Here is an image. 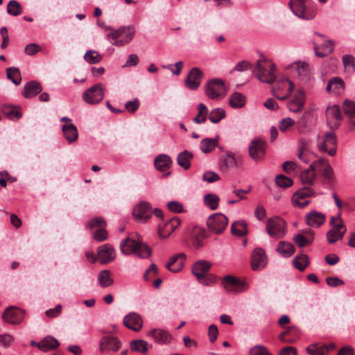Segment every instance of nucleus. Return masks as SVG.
<instances>
[{
  "label": "nucleus",
  "mask_w": 355,
  "mask_h": 355,
  "mask_svg": "<svg viewBox=\"0 0 355 355\" xmlns=\"http://www.w3.org/2000/svg\"><path fill=\"white\" fill-rule=\"evenodd\" d=\"M333 44L331 41H326L321 46H318L314 43V51L316 56L324 58L333 51Z\"/></svg>",
  "instance_id": "obj_38"
},
{
  "label": "nucleus",
  "mask_w": 355,
  "mask_h": 355,
  "mask_svg": "<svg viewBox=\"0 0 355 355\" xmlns=\"http://www.w3.org/2000/svg\"><path fill=\"white\" fill-rule=\"evenodd\" d=\"M124 325L135 331H139L143 324L141 317L137 313H131L123 318Z\"/></svg>",
  "instance_id": "obj_24"
},
{
  "label": "nucleus",
  "mask_w": 355,
  "mask_h": 355,
  "mask_svg": "<svg viewBox=\"0 0 355 355\" xmlns=\"http://www.w3.org/2000/svg\"><path fill=\"white\" fill-rule=\"evenodd\" d=\"M304 233L306 234V236L302 234H297L293 236V241L300 248L309 245L313 241L314 234L311 230H309Z\"/></svg>",
  "instance_id": "obj_29"
},
{
  "label": "nucleus",
  "mask_w": 355,
  "mask_h": 355,
  "mask_svg": "<svg viewBox=\"0 0 355 355\" xmlns=\"http://www.w3.org/2000/svg\"><path fill=\"white\" fill-rule=\"evenodd\" d=\"M106 225L105 220L102 217H97L89 220L86 227L87 229H94L95 227L102 228Z\"/></svg>",
  "instance_id": "obj_59"
},
{
  "label": "nucleus",
  "mask_w": 355,
  "mask_h": 355,
  "mask_svg": "<svg viewBox=\"0 0 355 355\" xmlns=\"http://www.w3.org/2000/svg\"><path fill=\"white\" fill-rule=\"evenodd\" d=\"M121 342L117 338L112 336H105L99 341V350L101 353L105 351L116 352L121 347Z\"/></svg>",
  "instance_id": "obj_17"
},
{
  "label": "nucleus",
  "mask_w": 355,
  "mask_h": 355,
  "mask_svg": "<svg viewBox=\"0 0 355 355\" xmlns=\"http://www.w3.org/2000/svg\"><path fill=\"white\" fill-rule=\"evenodd\" d=\"M98 281L101 286L105 288L112 286L114 280L111 277V272L108 270L101 271L98 275Z\"/></svg>",
  "instance_id": "obj_44"
},
{
  "label": "nucleus",
  "mask_w": 355,
  "mask_h": 355,
  "mask_svg": "<svg viewBox=\"0 0 355 355\" xmlns=\"http://www.w3.org/2000/svg\"><path fill=\"white\" fill-rule=\"evenodd\" d=\"M218 144V140L214 138H205L200 141V149L202 153H208L212 151Z\"/></svg>",
  "instance_id": "obj_48"
},
{
  "label": "nucleus",
  "mask_w": 355,
  "mask_h": 355,
  "mask_svg": "<svg viewBox=\"0 0 355 355\" xmlns=\"http://www.w3.org/2000/svg\"><path fill=\"white\" fill-rule=\"evenodd\" d=\"M181 224V220L178 216L168 220L163 225H159L158 233L161 238H166L171 234Z\"/></svg>",
  "instance_id": "obj_18"
},
{
  "label": "nucleus",
  "mask_w": 355,
  "mask_h": 355,
  "mask_svg": "<svg viewBox=\"0 0 355 355\" xmlns=\"http://www.w3.org/2000/svg\"><path fill=\"white\" fill-rule=\"evenodd\" d=\"M250 355H271L266 347L258 345L252 347L250 352Z\"/></svg>",
  "instance_id": "obj_64"
},
{
  "label": "nucleus",
  "mask_w": 355,
  "mask_h": 355,
  "mask_svg": "<svg viewBox=\"0 0 355 355\" xmlns=\"http://www.w3.org/2000/svg\"><path fill=\"white\" fill-rule=\"evenodd\" d=\"M4 114L11 120H18L22 116L19 108L16 107H7L4 109Z\"/></svg>",
  "instance_id": "obj_56"
},
{
  "label": "nucleus",
  "mask_w": 355,
  "mask_h": 355,
  "mask_svg": "<svg viewBox=\"0 0 355 355\" xmlns=\"http://www.w3.org/2000/svg\"><path fill=\"white\" fill-rule=\"evenodd\" d=\"M198 114L193 119V121L198 124L205 123L207 121V114L209 113L207 107L203 103H200L198 105Z\"/></svg>",
  "instance_id": "obj_51"
},
{
  "label": "nucleus",
  "mask_w": 355,
  "mask_h": 355,
  "mask_svg": "<svg viewBox=\"0 0 355 355\" xmlns=\"http://www.w3.org/2000/svg\"><path fill=\"white\" fill-rule=\"evenodd\" d=\"M288 6L295 15L303 19H312L316 14V8L311 0H290Z\"/></svg>",
  "instance_id": "obj_2"
},
{
  "label": "nucleus",
  "mask_w": 355,
  "mask_h": 355,
  "mask_svg": "<svg viewBox=\"0 0 355 355\" xmlns=\"http://www.w3.org/2000/svg\"><path fill=\"white\" fill-rule=\"evenodd\" d=\"M193 157V155L192 153L188 150H184L178 155V164L184 170H187L191 166V161Z\"/></svg>",
  "instance_id": "obj_36"
},
{
  "label": "nucleus",
  "mask_w": 355,
  "mask_h": 355,
  "mask_svg": "<svg viewBox=\"0 0 355 355\" xmlns=\"http://www.w3.org/2000/svg\"><path fill=\"white\" fill-rule=\"evenodd\" d=\"M326 220V216L322 212L311 211L306 214V221L308 225L318 228L320 227Z\"/></svg>",
  "instance_id": "obj_26"
},
{
  "label": "nucleus",
  "mask_w": 355,
  "mask_h": 355,
  "mask_svg": "<svg viewBox=\"0 0 355 355\" xmlns=\"http://www.w3.org/2000/svg\"><path fill=\"white\" fill-rule=\"evenodd\" d=\"M220 199L216 194L208 193L204 197L205 204L211 210H215L218 207Z\"/></svg>",
  "instance_id": "obj_52"
},
{
  "label": "nucleus",
  "mask_w": 355,
  "mask_h": 355,
  "mask_svg": "<svg viewBox=\"0 0 355 355\" xmlns=\"http://www.w3.org/2000/svg\"><path fill=\"white\" fill-rule=\"evenodd\" d=\"M314 195V190L310 187H304L296 191L293 197L292 202H297V200H303L307 197Z\"/></svg>",
  "instance_id": "obj_46"
},
{
  "label": "nucleus",
  "mask_w": 355,
  "mask_h": 355,
  "mask_svg": "<svg viewBox=\"0 0 355 355\" xmlns=\"http://www.w3.org/2000/svg\"><path fill=\"white\" fill-rule=\"evenodd\" d=\"M121 251L123 254H135L141 259L148 258L151 254V249L140 241L137 234H131L120 243Z\"/></svg>",
  "instance_id": "obj_1"
},
{
  "label": "nucleus",
  "mask_w": 355,
  "mask_h": 355,
  "mask_svg": "<svg viewBox=\"0 0 355 355\" xmlns=\"http://www.w3.org/2000/svg\"><path fill=\"white\" fill-rule=\"evenodd\" d=\"M85 60L89 64H97L102 60V56L94 50H89L84 55Z\"/></svg>",
  "instance_id": "obj_55"
},
{
  "label": "nucleus",
  "mask_w": 355,
  "mask_h": 355,
  "mask_svg": "<svg viewBox=\"0 0 355 355\" xmlns=\"http://www.w3.org/2000/svg\"><path fill=\"white\" fill-rule=\"evenodd\" d=\"M115 257V250L109 244H105L98 248V258L101 263H107L113 261Z\"/></svg>",
  "instance_id": "obj_23"
},
{
  "label": "nucleus",
  "mask_w": 355,
  "mask_h": 355,
  "mask_svg": "<svg viewBox=\"0 0 355 355\" xmlns=\"http://www.w3.org/2000/svg\"><path fill=\"white\" fill-rule=\"evenodd\" d=\"M313 171H316L330 182L334 180V173L332 167L329 165L328 160L324 158H320L315 160L311 165Z\"/></svg>",
  "instance_id": "obj_13"
},
{
  "label": "nucleus",
  "mask_w": 355,
  "mask_h": 355,
  "mask_svg": "<svg viewBox=\"0 0 355 355\" xmlns=\"http://www.w3.org/2000/svg\"><path fill=\"white\" fill-rule=\"evenodd\" d=\"M135 31L132 26H121L107 35V40L114 46H122L134 37Z\"/></svg>",
  "instance_id": "obj_4"
},
{
  "label": "nucleus",
  "mask_w": 355,
  "mask_h": 355,
  "mask_svg": "<svg viewBox=\"0 0 355 355\" xmlns=\"http://www.w3.org/2000/svg\"><path fill=\"white\" fill-rule=\"evenodd\" d=\"M251 69H252V64L250 62H248L247 60H242V61L238 62L235 65L234 69L232 70V72L234 71L242 72V71L249 70Z\"/></svg>",
  "instance_id": "obj_62"
},
{
  "label": "nucleus",
  "mask_w": 355,
  "mask_h": 355,
  "mask_svg": "<svg viewBox=\"0 0 355 355\" xmlns=\"http://www.w3.org/2000/svg\"><path fill=\"white\" fill-rule=\"evenodd\" d=\"M249 154L255 162L262 160L266 154V142L259 138L252 139L249 146Z\"/></svg>",
  "instance_id": "obj_15"
},
{
  "label": "nucleus",
  "mask_w": 355,
  "mask_h": 355,
  "mask_svg": "<svg viewBox=\"0 0 355 355\" xmlns=\"http://www.w3.org/2000/svg\"><path fill=\"white\" fill-rule=\"evenodd\" d=\"M309 263V257L305 254H298L293 259V266L300 271H303L308 266Z\"/></svg>",
  "instance_id": "obj_43"
},
{
  "label": "nucleus",
  "mask_w": 355,
  "mask_h": 355,
  "mask_svg": "<svg viewBox=\"0 0 355 355\" xmlns=\"http://www.w3.org/2000/svg\"><path fill=\"white\" fill-rule=\"evenodd\" d=\"M24 317V314L21 310L12 307L7 308L3 313L4 321L12 324H19Z\"/></svg>",
  "instance_id": "obj_21"
},
{
  "label": "nucleus",
  "mask_w": 355,
  "mask_h": 355,
  "mask_svg": "<svg viewBox=\"0 0 355 355\" xmlns=\"http://www.w3.org/2000/svg\"><path fill=\"white\" fill-rule=\"evenodd\" d=\"M232 233L234 235L242 236L248 233V225L245 220L236 221L232 224Z\"/></svg>",
  "instance_id": "obj_40"
},
{
  "label": "nucleus",
  "mask_w": 355,
  "mask_h": 355,
  "mask_svg": "<svg viewBox=\"0 0 355 355\" xmlns=\"http://www.w3.org/2000/svg\"><path fill=\"white\" fill-rule=\"evenodd\" d=\"M238 159L232 153H227L220 159L219 167L221 171L227 172L237 166Z\"/></svg>",
  "instance_id": "obj_27"
},
{
  "label": "nucleus",
  "mask_w": 355,
  "mask_h": 355,
  "mask_svg": "<svg viewBox=\"0 0 355 355\" xmlns=\"http://www.w3.org/2000/svg\"><path fill=\"white\" fill-rule=\"evenodd\" d=\"M62 130L64 138L69 143H72L77 140L78 133L77 128L73 123H66L62 125Z\"/></svg>",
  "instance_id": "obj_32"
},
{
  "label": "nucleus",
  "mask_w": 355,
  "mask_h": 355,
  "mask_svg": "<svg viewBox=\"0 0 355 355\" xmlns=\"http://www.w3.org/2000/svg\"><path fill=\"white\" fill-rule=\"evenodd\" d=\"M222 284L227 293L232 294L241 293L248 287L245 282L230 275L223 278Z\"/></svg>",
  "instance_id": "obj_10"
},
{
  "label": "nucleus",
  "mask_w": 355,
  "mask_h": 355,
  "mask_svg": "<svg viewBox=\"0 0 355 355\" xmlns=\"http://www.w3.org/2000/svg\"><path fill=\"white\" fill-rule=\"evenodd\" d=\"M295 124V121L290 117L282 119L279 123V129L282 132H286L290 127Z\"/></svg>",
  "instance_id": "obj_60"
},
{
  "label": "nucleus",
  "mask_w": 355,
  "mask_h": 355,
  "mask_svg": "<svg viewBox=\"0 0 355 355\" xmlns=\"http://www.w3.org/2000/svg\"><path fill=\"white\" fill-rule=\"evenodd\" d=\"M186 257V254L183 252L174 254L169 259L165 266L169 271L178 272L182 269Z\"/></svg>",
  "instance_id": "obj_22"
},
{
  "label": "nucleus",
  "mask_w": 355,
  "mask_h": 355,
  "mask_svg": "<svg viewBox=\"0 0 355 355\" xmlns=\"http://www.w3.org/2000/svg\"><path fill=\"white\" fill-rule=\"evenodd\" d=\"M167 208L174 213H182L184 211L183 205L178 201L173 200L167 203Z\"/></svg>",
  "instance_id": "obj_61"
},
{
  "label": "nucleus",
  "mask_w": 355,
  "mask_h": 355,
  "mask_svg": "<svg viewBox=\"0 0 355 355\" xmlns=\"http://www.w3.org/2000/svg\"><path fill=\"white\" fill-rule=\"evenodd\" d=\"M275 182L277 185L282 188L290 187L293 183L292 179L284 175H278L276 177Z\"/></svg>",
  "instance_id": "obj_57"
},
{
  "label": "nucleus",
  "mask_w": 355,
  "mask_h": 355,
  "mask_svg": "<svg viewBox=\"0 0 355 355\" xmlns=\"http://www.w3.org/2000/svg\"><path fill=\"white\" fill-rule=\"evenodd\" d=\"M327 90L332 92L335 94L342 93L344 90V82L342 78L334 77L329 80L327 85Z\"/></svg>",
  "instance_id": "obj_34"
},
{
  "label": "nucleus",
  "mask_w": 355,
  "mask_h": 355,
  "mask_svg": "<svg viewBox=\"0 0 355 355\" xmlns=\"http://www.w3.org/2000/svg\"><path fill=\"white\" fill-rule=\"evenodd\" d=\"M151 334L155 341L159 344H169L173 340V336L166 331L162 329H154Z\"/></svg>",
  "instance_id": "obj_31"
},
{
  "label": "nucleus",
  "mask_w": 355,
  "mask_h": 355,
  "mask_svg": "<svg viewBox=\"0 0 355 355\" xmlns=\"http://www.w3.org/2000/svg\"><path fill=\"white\" fill-rule=\"evenodd\" d=\"M300 178L303 184L311 185L313 184L315 178V171L310 166L309 168H307L301 173Z\"/></svg>",
  "instance_id": "obj_50"
},
{
  "label": "nucleus",
  "mask_w": 355,
  "mask_h": 355,
  "mask_svg": "<svg viewBox=\"0 0 355 355\" xmlns=\"http://www.w3.org/2000/svg\"><path fill=\"white\" fill-rule=\"evenodd\" d=\"M211 263L204 260L196 261L192 267V272L196 277L200 283L209 286L215 280V277L206 278V275L210 270Z\"/></svg>",
  "instance_id": "obj_6"
},
{
  "label": "nucleus",
  "mask_w": 355,
  "mask_h": 355,
  "mask_svg": "<svg viewBox=\"0 0 355 355\" xmlns=\"http://www.w3.org/2000/svg\"><path fill=\"white\" fill-rule=\"evenodd\" d=\"M313 125L314 117L311 111L305 112L296 122L297 129L301 133L309 132Z\"/></svg>",
  "instance_id": "obj_20"
},
{
  "label": "nucleus",
  "mask_w": 355,
  "mask_h": 355,
  "mask_svg": "<svg viewBox=\"0 0 355 355\" xmlns=\"http://www.w3.org/2000/svg\"><path fill=\"white\" fill-rule=\"evenodd\" d=\"M202 76L203 73L198 67L192 68L184 80L185 85L191 90L197 89L200 85Z\"/></svg>",
  "instance_id": "obj_16"
},
{
  "label": "nucleus",
  "mask_w": 355,
  "mask_h": 355,
  "mask_svg": "<svg viewBox=\"0 0 355 355\" xmlns=\"http://www.w3.org/2000/svg\"><path fill=\"white\" fill-rule=\"evenodd\" d=\"M256 76L259 80L272 84L276 78V66L266 58L258 60L255 67Z\"/></svg>",
  "instance_id": "obj_3"
},
{
  "label": "nucleus",
  "mask_w": 355,
  "mask_h": 355,
  "mask_svg": "<svg viewBox=\"0 0 355 355\" xmlns=\"http://www.w3.org/2000/svg\"><path fill=\"white\" fill-rule=\"evenodd\" d=\"M153 214L150 204L146 201L139 203L133 209L132 214L138 223H146L151 217Z\"/></svg>",
  "instance_id": "obj_14"
},
{
  "label": "nucleus",
  "mask_w": 355,
  "mask_h": 355,
  "mask_svg": "<svg viewBox=\"0 0 355 355\" xmlns=\"http://www.w3.org/2000/svg\"><path fill=\"white\" fill-rule=\"evenodd\" d=\"M295 88V85L287 78L279 80L272 87V92L280 101L286 100Z\"/></svg>",
  "instance_id": "obj_7"
},
{
  "label": "nucleus",
  "mask_w": 355,
  "mask_h": 355,
  "mask_svg": "<svg viewBox=\"0 0 355 355\" xmlns=\"http://www.w3.org/2000/svg\"><path fill=\"white\" fill-rule=\"evenodd\" d=\"M245 102V96L240 92H234L231 95L229 100L230 107L234 109L243 107Z\"/></svg>",
  "instance_id": "obj_39"
},
{
  "label": "nucleus",
  "mask_w": 355,
  "mask_h": 355,
  "mask_svg": "<svg viewBox=\"0 0 355 355\" xmlns=\"http://www.w3.org/2000/svg\"><path fill=\"white\" fill-rule=\"evenodd\" d=\"M276 251L283 257H290L295 252V247L288 241H279L277 244Z\"/></svg>",
  "instance_id": "obj_33"
},
{
  "label": "nucleus",
  "mask_w": 355,
  "mask_h": 355,
  "mask_svg": "<svg viewBox=\"0 0 355 355\" xmlns=\"http://www.w3.org/2000/svg\"><path fill=\"white\" fill-rule=\"evenodd\" d=\"M267 263V257L262 248H256L251 257V267L253 270H260Z\"/></svg>",
  "instance_id": "obj_19"
},
{
  "label": "nucleus",
  "mask_w": 355,
  "mask_h": 355,
  "mask_svg": "<svg viewBox=\"0 0 355 355\" xmlns=\"http://www.w3.org/2000/svg\"><path fill=\"white\" fill-rule=\"evenodd\" d=\"M42 91V87L40 83L32 80L27 83L24 87L22 94L26 98L35 96Z\"/></svg>",
  "instance_id": "obj_28"
},
{
  "label": "nucleus",
  "mask_w": 355,
  "mask_h": 355,
  "mask_svg": "<svg viewBox=\"0 0 355 355\" xmlns=\"http://www.w3.org/2000/svg\"><path fill=\"white\" fill-rule=\"evenodd\" d=\"M58 340L53 336H48L42 340V351L46 352L59 346Z\"/></svg>",
  "instance_id": "obj_45"
},
{
  "label": "nucleus",
  "mask_w": 355,
  "mask_h": 355,
  "mask_svg": "<svg viewBox=\"0 0 355 355\" xmlns=\"http://www.w3.org/2000/svg\"><path fill=\"white\" fill-rule=\"evenodd\" d=\"M306 352L311 355H327L328 346L327 345L313 344L306 349Z\"/></svg>",
  "instance_id": "obj_42"
},
{
  "label": "nucleus",
  "mask_w": 355,
  "mask_h": 355,
  "mask_svg": "<svg viewBox=\"0 0 355 355\" xmlns=\"http://www.w3.org/2000/svg\"><path fill=\"white\" fill-rule=\"evenodd\" d=\"M346 229L345 227H335L331 229L327 233V238L330 243H334L338 241L339 239H341L343 237V234L345 232Z\"/></svg>",
  "instance_id": "obj_41"
},
{
  "label": "nucleus",
  "mask_w": 355,
  "mask_h": 355,
  "mask_svg": "<svg viewBox=\"0 0 355 355\" xmlns=\"http://www.w3.org/2000/svg\"><path fill=\"white\" fill-rule=\"evenodd\" d=\"M225 116V112L223 109L215 108L209 112L208 118L213 123H217Z\"/></svg>",
  "instance_id": "obj_53"
},
{
  "label": "nucleus",
  "mask_w": 355,
  "mask_h": 355,
  "mask_svg": "<svg viewBox=\"0 0 355 355\" xmlns=\"http://www.w3.org/2000/svg\"><path fill=\"white\" fill-rule=\"evenodd\" d=\"M130 347L133 352L146 355L148 354L149 345L146 340L138 339L132 340L130 343Z\"/></svg>",
  "instance_id": "obj_37"
},
{
  "label": "nucleus",
  "mask_w": 355,
  "mask_h": 355,
  "mask_svg": "<svg viewBox=\"0 0 355 355\" xmlns=\"http://www.w3.org/2000/svg\"><path fill=\"white\" fill-rule=\"evenodd\" d=\"M225 92V84L220 79H212L205 85V94L210 99H216Z\"/></svg>",
  "instance_id": "obj_12"
},
{
  "label": "nucleus",
  "mask_w": 355,
  "mask_h": 355,
  "mask_svg": "<svg viewBox=\"0 0 355 355\" xmlns=\"http://www.w3.org/2000/svg\"><path fill=\"white\" fill-rule=\"evenodd\" d=\"M154 164L156 169L159 171H164L171 168L172 159L168 155L161 154L155 158Z\"/></svg>",
  "instance_id": "obj_30"
},
{
  "label": "nucleus",
  "mask_w": 355,
  "mask_h": 355,
  "mask_svg": "<svg viewBox=\"0 0 355 355\" xmlns=\"http://www.w3.org/2000/svg\"><path fill=\"white\" fill-rule=\"evenodd\" d=\"M207 223L210 231L220 234L227 225L228 219L225 215L216 213L208 218Z\"/></svg>",
  "instance_id": "obj_11"
},
{
  "label": "nucleus",
  "mask_w": 355,
  "mask_h": 355,
  "mask_svg": "<svg viewBox=\"0 0 355 355\" xmlns=\"http://www.w3.org/2000/svg\"><path fill=\"white\" fill-rule=\"evenodd\" d=\"M266 231L270 237L280 239L286 234V223L279 216L271 217L267 220Z\"/></svg>",
  "instance_id": "obj_5"
},
{
  "label": "nucleus",
  "mask_w": 355,
  "mask_h": 355,
  "mask_svg": "<svg viewBox=\"0 0 355 355\" xmlns=\"http://www.w3.org/2000/svg\"><path fill=\"white\" fill-rule=\"evenodd\" d=\"M292 71H295L300 77H306L309 72V65L304 61H297L292 63L290 66Z\"/></svg>",
  "instance_id": "obj_35"
},
{
  "label": "nucleus",
  "mask_w": 355,
  "mask_h": 355,
  "mask_svg": "<svg viewBox=\"0 0 355 355\" xmlns=\"http://www.w3.org/2000/svg\"><path fill=\"white\" fill-rule=\"evenodd\" d=\"M6 77L11 80L15 85L20 84L21 76L19 69L16 67H9L6 69Z\"/></svg>",
  "instance_id": "obj_49"
},
{
  "label": "nucleus",
  "mask_w": 355,
  "mask_h": 355,
  "mask_svg": "<svg viewBox=\"0 0 355 355\" xmlns=\"http://www.w3.org/2000/svg\"><path fill=\"white\" fill-rule=\"evenodd\" d=\"M104 97L103 87L101 83H97L83 94V98L85 103L90 105L99 103Z\"/></svg>",
  "instance_id": "obj_9"
},
{
  "label": "nucleus",
  "mask_w": 355,
  "mask_h": 355,
  "mask_svg": "<svg viewBox=\"0 0 355 355\" xmlns=\"http://www.w3.org/2000/svg\"><path fill=\"white\" fill-rule=\"evenodd\" d=\"M343 62L345 67L347 69H355V58L352 55H345L343 57Z\"/></svg>",
  "instance_id": "obj_63"
},
{
  "label": "nucleus",
  "mask_w": 355,
  "mask_h": 355,
  "mask_svg": "<svg viewBox=\"0 0 355 355\" xmlns=\"http://www.w3.org/2000/svg\"><path fill=\"white\" fill-rule=\"evenodd\" d=\"M343 110L345 114L352 118L355 116V102L345 100L343 102Z\"/></svg>",
  "instance_id": "obj_58"
},
{
  "label": "nucleus",
  "mask_w": 355,
  "mask_h": 355,
  "mask_svg": "<svg viewBox=\"0 0 355 355\" xmlns=\"http://www.w3.org/2000/svg\"><path fill=\"white\" fill-rule=\"evenodd\" d=\"M21 6L15 0H11L8 2L7 6V12L12 16H18L21 13Z\"/></svg>",
  "instance_id": "obj_54"
},
{
  "label": "nucleus",
  "mask_w": 355,
  "mask_h": 355,
  "mask_svg": "<svg viewBox=\"0 0 355 355\" xmlns=\"http://www.w3.org/2000/svg\"><path fill=\"white\" fill-rule=\"evenodd\" d=\"M326 116L327 122L333 119L340 121L342 116L338 105H332L329 106L326 110Z\"/></svg>",
  "instance_id": "obj_47"
},
{
  "label": "nucleus",
  "mask_w": 355,
  "mask_h": 355,
  "mask_svg": "<svg viewBox=\"0 0 355 355\" xmlns=\"http://www.w3.org/2000/svg\"><path fill=\"white\" fill-rule=\"evenodd\" d=\"M305 104V94L303 90L297 91L294 98L288 103V108L291 112H298L301 111Z\"/></svg>",
  "instance_id": "obj_25"
},
{
  "label": "nucleus",
  "mask_w": 355,
  "mask_h": 355,
  "mask_svg": "<svg viewBox=\"0 0 355 355\" xmlns=\"http://www.w3.org/2000/svg\"><path fill=\"white\" fill-rule=\"evenodd\" d=\"M318 146L320 150L327 153L330 156H334L337 150L336 134L333 131L327 132L322 139L318 140Z\"/></svg>",
  "instance_id": "obj_8"
}]
</instances>
